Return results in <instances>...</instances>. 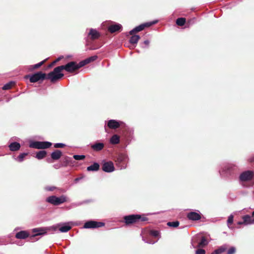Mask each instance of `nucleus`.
Returning a JSON list of instances; mask_svg holds the SVG:
<instances>
[{
	"label": "nucleus",
	"mask_w": 254,
	"mask_h": 254,
	"mask_svg": "<svg viewBox=\"0 0 254 254\" xmlns=\"http://www.w3.org/2000/svg\"><path fill=\"white\" fill-rule=\"evenodd\" d=\"M72 224V222L59 223V225L60 226L59 231L62 233L67 232L71 229V224Z\"/></svg>",
	"instance_id": "nucleus-14"
},
{
	"label": "nucleus",
	"mask_w": 254,
	"mask_h": 254,
	"mask_svg": "<svg viewBox=\"0 0 254 254\" xmlns=\"http://www.w3.org/2000/svg\"><path fill=\"white\" fill-rule=\"evenodd\" d=\"M82 179V177L76 178L74 179V182L75 184L79 182V181Z\"/></svg>",
	"instance_id": "nucleus-52"
},
{
	"label": "nucleus",
	"mask_w": 254,
	"mask_h": 254,
	"mask_svg": "<svg viewBox=\"0 0 254 254\" xmlns=\"http://www.w3.org/2000/svg\"><path fill=\"white\" fill-rule=\"evenodd\" d=\"M53 159L51 158H47V162L49 163H52L53 162Z\"/></svg>",
	"instance_id": "nucleus-55"
},
{
	"label": "nucleus",
	"mask_w": 254,
	"mask_h": 254,
	"mask_svg": "<svg viewBox=\"0 0 254 254\" xmlns=\"http://www.w3.org/2000/svg\"><path fill=\"white\" fill-rule=\"evenodd\" d=\"M62 71L60 66L55 67L52 71L46 75V79L50 80L53 83L55 82L64 76V74L61 72Z\"/></svg>",
	"instance_id": "nucleus-3"
},
{
	"label": "nucleus",
	"mask_w": 254,
	"mask_h": 254,
	"mask_svg": "<svg viewBox=\"0 0 254 254\" xmlns=\"http://www.w3.org/2000/svg\"><path fill=\"white\" fill-rule=\"evenodd\" d=\"M80 204V203H78V204H76V203H72V204H71V205H70V206H68V207H67V209H71V208H72V207H76V206H78V205H79Z\"/></svg>",
	"instance_id": "nucleus-48"
},
{
	"label": "nucleus",
	"mask_w": 254,
	"mask_h": 254,
	"mask_svg": "<svg viewBox=\"0 0 254 254\" xmlns=\"http://www.w3.org/2000/svg\"><path fill=\"white\" fill-rule=\"evenodd\" d=\"M100 165L99 163L94 162L92 165L87 167V171L88 172H96L99 170Z\"/></svg>",
	"instance_id": "nucleus-26"
},
{
	"label": "nucleus",
	"mask_w": 254,
	"mask_h": 254,
	"mask_svg": "<svg viewBox=\"0 0 254 254\" xmlns=\"http://www.w3.org/2000/svg\"><path fill=\"white\" fill-rule=\"evenodd\" d=\"M167 225L170 227L176 228L179 225V222L178 221L169 222L167 223Z\"/></svg>",
	"instance_id": "nucleus-35"
},
{
	"label": "nucleus",
	"mask_w": 254,
	"mask_h": 254,
	"mask_svg": "<svg viewBox=\"0 0 254 254\" xmlns=\"http://www.w3.org/2000/svg\"><path fill=\"white\" fill-rule=\"evenodd\" d=\"M32 232L35 233V236L43 235L47 233L46 227L34 228Z\"/></svg>",
	"instance_id": "nucleus-18"
},
{
	"label": "nucleus",
	"mask_w": 254,
	"mask_h": 254,
	"mask_svg": "<svg viewBox=\"0 0 254 254\" xmlns=\"http://www.w3.org/2000/svg\"><path fill=\"white\" fill-rule=\"evenodd\" d=\"M73 157L76 160H82L85 159V156L84 155H74Z\"/></svg>",
	"instance_id": "nucleus-37"
},
{
	"label": "nucleus",
	"mask_w": 254,
	"mask_h": 254,
	"mask_svg": "<svg viewBox=\"0 0 254 254\" xmlns=\"http://www.w3.org/2000/svg\"><path fill=\"white\" fill-rule=\"evenodd\" d=\"M104 147V144L102 142H95L91 145V148L95 151H99L102 150Z\"/></svg>",
	"instance_id": "nucleus-19"
},
{
	"label": "nucleus",
	"mask_w": 254,
	"mask_h": 254,
	"mask_svg": "<svg viewBox=\"0 0 254 254\" xmlns=\"http://www.w3.org/2000/svg\"><path fill=\"white\" fill-rule=\"evenodd\" d=\"M54 146L55 148H63L65 146V144L63 143H55Z\"/></svg>",
	"instance_id": "nucleus-44"
},
{
	"label": "nucleus",
	"mask_w": 254,
	"mask_h": 254,
	"mask_svg": "<svg viewBox=\"0 0 254 254\" xmlns=\"http://www.w3.org/2000/svg\"><path fill=\"white\" fill-rule=\"evenodd\" d=\"M45 60H44L38 64H36L34 65H31L28 66V69L30 71H32L35 69L38 68L40 67L45 62Z\"/></svg>",
	"instance_id": "nucleus-29"
},
{
	"label": "nucleus",
	"mask_w": 254,
	"mask_h": 254,
	"mask_svg": "<svg viewBox=\"0 0 254 254\" xmlns=\"http://www.w3.org/2000/svg\"><path fill=\"white\" fill-rule=\"evenodd\" d=\"M26 78H29L31 83H35L39 81H42L46 79V74L42 71H38L31 75H27L25 76Z\"/></svg>",
	"instance_id": "nucleus-5"
},
{
	"label": "nucleus",
	"mask_w": 254,
	"mask_h": 254,
	"mask_svg": "<svg viewBox=\"0 0 254 254\" xmlns=\"http://www.w3.org/2000/svg\"><path fill=\"white\" fill-rule=\"evenodd\" d=\"M88 36L91 40H95L100 37V33L96 29L91 28L89 29Z\"/></svg>",
	"instance_id": "nucleus-16"
},
{
	"label": "nucleus",
	"mask_w": 254,
	"mask_h": 254,
	"mask_svg": "<svg viewBox=\"0 0 254 254\" xmlns=\"http://www.w3.org/2000/svg\"><path fill=\"white\" fill-rule=\"evenodd\" d=\"M27 155V153H22L20 154L16 158H15L19 162H21L23 161L24 157Z\"/></svg>",
	"instance_id": "nucleus-34"
},
{
	"label": "nucleus",
	"mask_w": 254,
	"mask_h": 254,
	"mask_svg": "<svg viewBox=\"0 0 254 254\" xmlns=\"http://www.w3.org/2000/svg\"><path fill=\"white\" fill-rule=\"evenodd\" d=\"M16 244L20 246H21L23 245L22 242H18V243H16Z\"/></svg>",
	"instance_id": "nucleus-56"
},
{
	"label": "nucleus",
	"mask_w": 254,
	"mask_h": 254,
	"mask_svg": "<svg viewBox=\"0 0 254 254\" xmlns=\"http://www.w3.org/2000/svg\"><path fill=\"white\" fill-rule=\"evenodd\" d=\"M59 227L60 226L59 225V224H58L56 225H53L51 227H46L47 233L48 232L54 233L55 232L58 231L59 230Z\"/></svg>",
	"instance_id": "nucleus-28"
},
{
	"label": "nucleus",
	"mask_w": 254,
	"mask_h": 254,
	"mask_svg": "<svg viewBox=\"0 0 254 254\" xmlns=\"http://www.w3.org/2000/svg\"><path fill=\"white\" fill-rule=\"evenodd\" d=\"M53 167H54L55 169H59V168H61V167H63L62 165V164H61H61H55V165L53 166Z\"/></svg>",
	"instance_id": "nucleus-49"
},
{
	"label": "nucleus",
	"mask_w": 254,
	"mask_h": 254,
	"mask_svg": "<svg viewBox=\"0 0 254 254\" xmlns=\"http://www.w3.org/2000/svg\"><path fill=\"white\" fill-rule=\"evenodd\" d=\"M20 146V144L17 142H11L8 145L9 150L11 151H16L19 150Z\"/></svg>",
	"instance_id": "nucleus-24"
},
{
	"label": "nucleus",
	"mask_w": 254,
	"mask_h": 254,
	"mask_svg": "<svg viewBox=\"0 0 254 254\" xmlns=\"http://www.w3.org/2000/svg\"><path fill=\"white\" fill-rule=\"evenodd\" d=\"M122 29V26L119 23H115L110 25L108 27V30L111 33H113L118 31H120Z\"/></svg>",
	"instance_id": "nucleus-17"
},
{
	"label": "nucleus",
	"mask_w": 254,
	"mask_h": 254,
	"mask_svg": "<svg viewBox=\"0 0 254 254\" xmlns=\"http://www.w3.org/2000/svg\"><path fill=\"white\" fill-rule=\"evenodd\" d=\"M15 84V82L14 81H10L5 84H4L3 87H2V89L3 90H8L11 88L12 86Z\"/></svg>",
	"instance_id": "nucleus-32"
},
{
	"label": "nucleus",
	"mask_w": 254,
	"mask_h": 254,
	"mask_svg": "<svg viewBox=\"0 0 254 254\" xmlns=\"http://www.w3.org/2000/svg\"><path fill=\"white\" fill-rule=\"evenodd\" d=\"M56 188L54 186H47L45 188V189L47 191H53Z\"/></svg>",
	"instance_id": "nucleus-46"
},
{
	"label": "nucleus",
	"mask_w": 254,
	"mask_h": 254,
	"mask_svg": "<svg viewBox=\"0 0 254 254\" xmlns=\"http://www.w3.org/2000/svg\"><path fill=\"white\" fill-rule=\"evenodd\" d=\"M236 252V249L234 247H231L227 251V254H234Z\"/></svg>",
	"instance_id": "nucleus-43"
},
{
	"label": "nucleus",
	"mask_w": 254,
	"mask_h": 254,
	"mask_svg": "<svg viewBox=\"0 0 254 254\" xmlns=\"http://www.w3.org/2000/svg\"><path fill=\"white\" fill-rule=\"evenodd\" d=\"M129 159L127 155L124 153H121L117 155L115 160L116 166L120 170L125 169L127 167Z\"/></svg>",
	"instance_id": "nucleus-4"
},
{
	"label": "nucleus",
	"mask_w": 254,
	"mask_h": 254,
	"mask_svg": "<svg viewBox=\"0 0 254 254\" xmlns=\"http://www.w3.org/2000/svg\"><path fill=\"white\" fill-rule=\"evenodd\" d=\"M47 154V152L45 150H41L36 154V157L38 159H42L44 158Z\"/></svg>",
	"instance_id": "nucleus-31"
},
{
	"label": "nucleus",
	"mask_w": 254,
	"mask_h": 254,
	"mask_svg": "<svg viewBox=\"0 0 254 254\" xmlns=\"http://www.w3.org/2000/svg\"><path fill=\"white\" fill-rule=\"evenodd\" d=\"M252 216L249 215H246L243 216V222H239V224H245L246 225L254 224V211L252 212Z\"/></svg>",
	"instance_id": "nucleus-12"
},
{
	"label": "nucleus",
	"mask_w": 254,
	"mask_h": 254,
	"mask_svg": "<svg viewBox=\"0 0 254 254\" xmlns=\"http://www.w3.org/2000/svg\"><path fill=\"white\" fill-rule=\"evenodd\" d=\"M62 156V152L60 150H55L51 154V157L53 160L59 159Z\"/></svg>",
	"instance_id": "nucleus-23"
},
{
	"label": "nucleus",
	"mask_w": 254,
	"mask_h": 254,
	"mask_svg": "<svg viewBox=\"0 0 254 254\" xmlns=\"http://www.w3.org/2000/svg\"><path fill=\"white\" fill-rule=\"evenodd\" d=\"M124 220L127 225H129L135 223L144 222L147 221L148 218L139 214H132L125 216Z\"/></svg>",
	"instance_id": "nucleus-2"
},
{
	"label": "nucleus",
	"mask_w": 254,
	"mask_h": 254,
	"mask_svg": "<svg viewBox=\"0 0 254 254\" xmlns=\"http://www.w3.org/2000/svg\"><path fill=\"white\" fill-rule=\"evenodd\" d=\"M150 234L154 237H158L160 236V232L157 230H152L150 232Z\"/></svg>",
	"instance_id": "nucleus-40"
},
{
	"label": "nucleus",
	"mask_w": 254,
	"mask_h": 254,
	"mask_svg": "<svg viewBox=\"0 0 254 254\" xmlns=\"http://www.w3.org/2000/svg\"><path fill=\"white\" fill-rule=\"evenodd\" d=\"M52 143L49 141H33L30 142L29 147L36 149H46L49 148Z\"/></svg>",
	"instance_id": "nucleus-7"
},
{
	"label": "nucleus",
	"mask_w": 254,
	"mask_h": 254,
	"mask_svg": "<svg viewBox=\"0 0 254 254\" xmlns=\"http://www.w3.org/2000/svg\"><path fill=\"white\" fill-rule=\"evenodd\" d=\"M62 70L64 69L68 72H72L77 69V63L75 62H70L65 65L60 66Z\"/></svg>",
	"instance_id": "nucleus-9"
},
{
	"label": "nucleus",
	"mask_w": 254,
	"mask_h": 254,
	"mask_svg": "<svg viewBox=\"0 0 254 254\" xmlns=\"http://www.w3.org/2000/svg\"><path fill=\"white\" fill-rule=\"evenodd\" d=\"M254 176V172L251 171H246L242 173L239 176V179L242 182H246L250 181Z\"/></svg>",
	"instance_id": "nucleus-11"
},
{
	"label": "nucleus",
	"mask_w": 254,
	"mask_h": 254,
	"mask_svg": "<svg viewBox=\"0 0 254 254\" xmlns=\"http://www.w3.org/2000/svg\"><path fill=\"white\" fill-rule=\"evenodd\" d=\"M124 125V123L122 121L115 120H110L108 121L107 126L110 128L116 129L119 127L120 126Z\"/></svg>",
	"instance_id": "nucleus-13"
},
{
	"label": "nucleus",
	"mask_w": 254,
	"mask_h": 254,
	"mask_svg": "<svg viewBox=\"0 0 254 254\" xmlns=\"http://www.w3.org/2000/svg\"><path fill=\"white\" fill-rule=\"evenodd\" d=\"M105 225L103 222H98L94 220L87 221L84 223L83 228L95 229L103 227Z\"/></svg>",
	"instance_id": "nucleus-8"
},
{
	"label": "nucleus",
	"mask_w": 254,
	"mask_h": 254,
	"mask_svg": "<svg viewBox=\"0 0 254 254\" xmlns=\"http://www.w3.org/2000/svg\"><path fill=\"white\" fill-rule=\"evenodd\" d=\"M145 27H147L146 23L141 24L130 30L129 32L130 35H132L135 32H138L143 30Z\"/></svg>",
	"instance_id": "nucleus-21"
},
{
	"label": "nucleus",
	"mask_w": 254,
	"mask_h": 254,
	"mask_svg": "<svg viewBox=\"0 0 254 254\" xmlns=\"http://www.w3.org/2000/svg\"><path fill=\"white\" fill-rule=\"evenodd\" d=\"M72 163V159L68 156H65L62 159L61 164L63 167H67Z\"/></svg>",
	"instance_id": "nucleus-25"
},
{
	"label": "nucleus",
	"mask_w": 254,
	"mask_h": 254,
	"mask_svg": "<svg viewBox=\"0 0 254 254\" xmlns=\"http://www.w3.org/2000/svg\"><path fill=\"white\" fill-rule=\"evenodd\" d=\"M233 215L231 214L228 217V218L227 220V224H228V226L229 227H230L229 225L232 224L233 223Z\"/></svg>",
	"instance_id": "nucleus-42"
},
{
	"label": "nucleus",
	"mask_w": 254,
	"mask_h": 254,
	"mask_svg": "<svg viewBox=\"0 0 254 254\" xmlns=\"http://www.w3.org/2000/svg\"><path fill=\"white\" fill-rule=\"evenodd\" d=\"M102 169L104 172L107 173L113 172L115 170L114 163L111 161H103Z\"/></svg>",
	"instance_id": "nucleus-10"
},
{
	"label": "nucleus",
	"mask_w": 254,
	"mask_h": 254,
	"mask_svg": "<svg viewBox=\"0 0 254 254\" xmlns=\"http://www.w3.org/2000/svg\"><path fill=\"white\" fill-rule=\"evenodd\" d=\"M211 254H221L219 249H217L214 251Z\"/></svg>",
	"instance_id": "nucleus-51"
},
{
	"label": "nucleus",
	"mask_w": 254,
	"mask_h": 254,
	"mask_svg": "<svg viewBox=\"0 0 254 254\" xmlns=\"http://www.w3.org/2000/svg\"><path fill=\"white\" fill-rule=\"evenodd\" d=\"M143 240L145 242V243H148V244H154L155 243H156L157 242L156 241H153L152 240L151 241H146L144 239H143Z\"/></svg>",
	"instance_id": "nucleus-53"
},
{
	"label": "nucleus",
	"mask_w": 254,
	"mask_h": 254,
	"mask_svg": "<svg viewBox=\"0 0 254 254\" xmlns=\"http://www.w3.org/2000/svg\"><path fill=\"white\" fill-rule=\"evenodd\" d=\"M64 58L63 56H61L58 57L55 61H54V63H56L57 62L60 61L61 60Z\"/></svg>",
	"instance_id": "nucleus-50"
},
{
	"label": "nucleus",
	"mask_w": 254,
	"mask_h": 254,
	"mask_svg": "<svg viewBox=\"0 0 254 254\" xmlns=\"http://www.w3.org/2000/svg\"><path fill=\"white\" fill-rule=\"evenodd\" d=\"M195 254H205V251L203 249H199L196 251Z\"/></svg>",
	"instance_id": "nucleus-47"
},
{
	"label": "nucleus",
	"mask_w": 254,
	"mask_h": 254,
	"mask_svg": "<svg viewBox=\"0 0 254 254\" xmlns=\"http://www.w3.org/2000/svg\"><path fill=\"white\" fill-rule=\"evenodd\" d=\"M157 22H158V20H153L151 22H146V24L147 27H148L152 25L156 24Z\"/></svg>",
	"instance_id": "nucleus-45"
},
{
	"label": "nucleus",
	"mask_w": 254,
	"mask_h": 254,
	"mask_svg": "<svg viewBox=\"0 0 254 254\" xmlns=\"http://www.w3.org/2000/svg\"><path fill=\"white\" fill-rule=\"evenodd\" d=\"M97 58L98 57L96 55H94L90 57H89L86 59L87 61V63L89 64L92 62L96 61L97 59Z\"/></svg>",
	"instance_id": "nucleus-39"
},
{
	"label": "nucleus",
	"mask_w": 254,
	"mask_h": 254,
	"mask_svg": "<svg viewBox=\"0 0 254 254\" xmlns=\"http://www.w3.org/2000/svg\"><path fill=\"white\" fill-rule=\"evenodd\" d=\"M248 161L249 162H254V156H252V157H250L248 159Z\"/></svg>",
	"instance_id": "nucleus-54"
},
{
	"label": "nucleus",
	"mask_w": 254,
	"mask_h": 254,
	"mask_svg": "<svg viewBox=\"0 0 254 254\" xmlns=\"http://www.w3.org/2000/svg\"><path fill=\"white\" fill-rule=\"evenodd\" d=\"M239 173L238 166L231 163L222 164L219 170V173L221 178L226 180H232L236 179Z\"/></svg>",
	"instance_id": "nucleus-1"
},
{
	"label": "nucleus",
	"mask_w": 254,
	"mask_h": 254,
	"mask_svg": "<svg viewBox=\"0 0 254 254\" xmlns=\"http://www.w3.org/2000/svg\"><path fill=\"white\" fill-rule=\"evenodd\" d=\"M66 201V197L64 195L57 197L50 196L46 198V201L54 205H59Z\"/></svg>",
	"instance_id": "nucleus-6"
},
{
	"label": "nucleus",
	"mask_w": 254,
	"mask_h": 254,
	"mask_svg": "<svg viewBox=\"0 0 254 254\" xmlns=\"http://www.w3.org/2000/svg\"><path fill=\"white\" fill-rule=\"evenodd\" d=\"M87 61L86 59H85L84 60H83L81 62H80L78 64H77V69L80 68V67L84 66L85 65L88 64Z\"/></svg>",
	"instance_id": "nucleus-36"
},
{
	"label": "nucleus",
	"mask_w": 254,
	"mask_h": 254,
	"mask_svg": "<svg viewBox=\"0 0 254 254\" xmlns=\"http://www.w3.org/2000/svg\"><path fill=\"white\" fill-rule=\"evenodd\" d=\"M55 64V63H54V62H53V63H52L51 64H50L49 65V67H52V66H53Z\"/></svg>",
	"instance_id": "nucleus-57"
},
{
	"label": "nucleus",
	"mask_w": 254,
	"mask_h": 254,
	"mask_svg": "<svg viewBox=\"0 0 254 254\" xmlns=\"http://www.w3.org/2000/svg\"><path fill=\"white\" fill-rule=\"evenodd\" d=\"M228 246L226 244L223 245L220 247L218 249L221 254L226 251L227 249Z\"/></svg>",
	"instance_id": "nucleus-41"
},
{
	"label": "nucleus",
	"mask_w": 254,
	"mask_h": 254,
	"mask_svg": "<svg viewBox=\"0 0 254 254\" xmlns=\"http://www.w3.org/2000/svg\"><path fill=\"white\" fill-rule=\"evenodd\" d=\"M110 143L113 144H118L120 141V137L117 135H113L110 138Z\"/></svg>",
	"instance_id": "nucleus-30"
},
{
	"label": "nucleus",
	"mask_w": 254,
	"mask_h": 254,
	"mask_svg": "<svg viewBox=\"0 0 254 254\" xmlns=\"http://www.w3.org/2000/svg\"><path fill=\"white\" fill-rule=\"evenodd\" d=\"M197 212H198L192 211L188 213L187 216L188 219L191 221L200 220L201 218L200 213L199 211H197Z\"/></svg>",
	"instance_id": "nucleus-15"
},
{
	"label": "nucleus",
	"mask_w": 254,
	"mask_h": 254,
	"mask_svg": "<svg viewBox=\"0 0 254 254\" xmlns=\"http://www.w3.org/2000/svg\"><path fill=\"white\" fill-rule=\"evenodd\" d=\"M29 233L26 231H21L17 232L15 235V237L19 239H25L28 237Z\"/></svg>",
	"instance_id": "nucleus-22"
},
{
	"label": "nucleus",
	"mask_w": 254,
	"mask_h": 254,
	"mask_svg": "<svg viewBox=\"0 0 254 254\" xmlns=\"http://www.w3.org/2000/svg\"><path fill=\"white\" fill-rule=\"evenodd\" d=\"M140 38V36L138 35H132L129 38V42L132 45H136Z\"/></svg>",
	"instance_id": "nucleus-27"
},
{
	"label": "nucleus",
	"mask_w": 254,
	"mask_h": 254,
	"mask_svg": "<svg viewBox=\"0 0 254 254\" xmlns=\"http://www.w3.org/2000/svg\"><path fill=\"white\" fill-rule=\"evenodd\" d=\"M186 23V18L184 17L178 18L176 20V24L180 26H183Z\"/></svg>",
	"instance_id": "nucleus-33"
},
{
	"label": "nucleus",
	"mask_w": 254,
	"mask_h": 254,
	"mask_svg": "<svg viewBox=\"0 0 254 254\" xmlns=\"http://www.w3.org/2000/svg\"><path fill=\"white\" fill-rule=\"evenodd\" d=\"M150 41L148 40L144 41L143 43H140V46L142 48H147L148 47Z\"/></svg>",
	"instance_id": "nucleus-38"
},
{
	"label": "nucleus",
	"mask_w": 254,
	"mask_h": 254,
	"mask_svg": "<svg viewBox=\"0 0 254 254\" xmlns=\"http://www.w3.org/2000/svg\"><path fill=\"white\" fill-rule=\"evenodd\" d=\"M208 244V241L207 240V239L203 236L201 237L200 238V241L198 243V244L197 246L195 247L193 246V245L192 243H191L192 246L193 248H203L204 247L207 245Z\"/></svg>",
	"instance_id": "nucleus-20"
}]
</instances>
